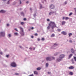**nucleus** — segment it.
I'll use <instances>...</instances> for the list:
<instances>
[{
  "mask_svg": "<svg viewBox=\"0 0 76 76\" xmlns=\"http://www.w3.org/2000/svg\"><path fill=\"white\" fill-rule=\"evenodd\" d=\"M0 54L2 55V54H3V53L2 52H0Z\"/></svg>",
  "mask_w": 76,
  "mask_h": 76,
  "instance_id": "38",
  "label": "nucleus"
},
{
  "mask_svg": "<svg viewBox=\"0 0 76 76\" xmlns=\"http://www.w3.org/2000/svg\"><path fill=\"white\" fill-rule=\"evenodd\" d=\"M42 41H44V40H45V39H44V38H42Z\"/></svg>",
  "mask_w": 76,
  "mask_h": 76,
  "instance_id": "29",
  "label": "nucleus"
},
{
  "mask_svg": "<svg viewBox=\"0 0 76 76\" xmlns=\"http://www.w3.org/2000/svg\"><path fill=\"white\" fill-rule=\"evenodd\" d=\"M32 8H30V10H31V11H32Z\"/></svg>",
  "mask_w": 76,
  "mask_h": 76,
  "instance_id": "44",
  "label": "nucleus"
},
{
  "mask_svg": "<svg viewBox=\"0 0 76 76\" xmlns=\"http://www.w3.org/2000/svg\"><path fill=\"white\" fill-rule=\"evenodd\" d=\"M20 4H22V2H21V1L20 0Z\"/></svg>",
  "mask_w": 76,
  "mask_h": 76,
  "instance_id": "43",
  "label": "nucleus"
},
{
  "mask_svg": "<svg viewBox=\"0 0 76 76\" xmlns=\"http://www.w3.org/2000/svg\"><path fill=\"white\" fill-rule=\"evenodd\" d=\"M20 47L21 48H22V46H20Z\"/></svg>",
  "mask_w": 76,
  "mask_h": 76,
  "instance_id": "56",
  "label": "nucleus"
},
{
  "mask_svg": "<svg viewBox=\"0 0 76 76\" xmlns=\"http://www.w3.org/2000/svg\"><path fill=\"white\" fill-rule=\"evenodd\" d=\"M55 35L54 34H52L51 36V37H54Z\"/></svg>",
  "mask_w": 76,
  "mask_h": 76,
  "instance_id": "20",
  "label": "nucleus"
},
{
  "mask_svg": "<svg viewBox=\"0 0 76 76\" xmlns=\"http://www.w3.org/2000/svg\"><path fill=\"white\" fill-rule=\"evenodd\" d=\"M73 14V13L72 12L70 13L69 14V16H71V15H72Z\"/></svg>",
  "mask_w": 76,
  "mask_h": 76,
  "instance_id": "26",
  "label": "nucleus"
},
{
  "mask_svg": "<svg viewBox=\"0 0 76 76\" xmlns=\"http://www.w3.org/2000/svg\"><path fill=\"white\" fill-rule=\"evenodd\" d=\"M21 25H23V24H24V23L22 22L21 23Z\"/></svg>",
  "mask_w": 76,
  "mask_h": 76,
  "instance_id": "31",
  "label": "nucleus"
},
{
  "mask_svg": "<svg viewBox=\"0 0 76 76\" xmlns=\"http://www.w3.org/2000/svg\"><path fill=\"white\" fill-rule=\"evenodd\" d=\"M3 0L4 1H6V0Z\"/></svg>",
  "mask_w": 76,
  "mask_h": 76,
  "instance_id": "57",
  "label": "nucleus"
},
{
  "mask_svg": "<svg viewBox=\"0 0 76 76\" xmlns=\"http://www.w3.org/2000/svg\"><path fill=\"white\" fill-rule=\"evenodd\" d=\"M7 26H9V24H7Z\"/></svg>",
  "mask_w": 76,
  "mask_h": 76,
  "instance_id": "50",
  "label": "nucleus"
},
{
  "mask_svg": "<svg viewBox=\"0 0 76 76\" xmlns=\"http://www.w3.org/2000/svg\"><path fill=\"white\" fill-rule=\"evenodd\" d=\"M64 55H61L60 57H59V58H60V59H57V61H61V59L62 58H64Z\"/></svg>",
  "mask_w": 76,
  "mask_h": 76,
  "instance_id": "1",
  "label": "nucleus"
},
{
  "mask_svg": "<svg viewBox=\"0 0 76 76\" xmlns=\"http://www.w3.org/2000/svg\"><path fill=\"white\" fill-rule=\"evenodd\" d=\"M11 66H12V67H15L17 66L16 64V63L15 62H12L11 64Z\"/></svg>",
  "mask_w": 76,
  "mask_h": 76,
  "instance_id": "4",
  "label": "nucleus"
},
{
  "mask_svg": "<svg viewBox=\"0 0 76 76\" xmlns=\"http://www.w3.org/2000/svg\"><path fill=\"white\" fill-rule=\"evenodd\" d=\"M58 31H59V32H60V31H61V29H58Z\"/></svg>",
  "mask_w": 76,
  "mask_h": 76,
  "instance_id": "32",
  "label": "nucleus"
},
{
  "mask_svg": "<svg viewBox=\"0 0 76 76\" xmlns=\"http://www.w3.org/2000/svg\"><path fill=\"white\" fill-rule=\"evenodd\" d=\"M73 56V54H70L69 56V58H70L72 57V56Z\"/></svg>",
  "mask_w": 76,
  "mask_h": 76,
  "instance_id": "16",
  "label": "nucleus"
},
{
  "mask_svg": "<svg viewBox=\"0 0 76 76\" xmlns=\"http://www.w3.org/2000/svg\"><path fill=\"white\" fill-rule=\"evenodd\" d=\"M31 29L33 30V29H34V28L32 27Z\"/></svg>",
  "mask_w": 76,
  "mask_h": 76,
  "instance_id": "49",
  "label": "nucleus"
},
{
  "mask_svg": "<svg viewBox=\"0 0 76 76\" xmlns=\"http://www.w3.org/2000/svg\"><path fill=\"white\" fill-rule=\"evenodd\" d=\"M65 23H66V22H65V21H62L61 22V24L62 25H64Z\"/></svg>",
  "mask_w": 76,
  "mask_h": 76,
  "instance_id": "12",
  "label": "nucleus"
},
{
  "mask_svg": "<svg viewBox=\"0 0 76 76\" xmlns=\"http://www.w3.org/2000/svg\"><path fill=\"white\" fill-rule=\"evenodd\" d=\"M47 20L48 21H50V20H49V19H48Z\"/></svg>",
  "mask_w": 76,
  "mask_h": 76,
  "instance_id": "52",
  "label": "nucleus"
},
{
  "mask_svg": "<svg viewBox=\"0 0 76 76\" xmlns=\"http://www.w3.org/2000/svg\"><path fill=\"white\" fill-rule=\"evenodd\" d=\"M38 41H39V40H40V39H39L38 38L37 39Z\"/></svg>",
  "mask_w": 76,
  "mask_h": 76,
  "instance_id": "51",
  "label": "nucleus"
},
{
  "mask_svg": "<svg viewBox=\"0 0 76 76\" xmlns=\"http://www.w3.org/2000/svg\"><path fill=\"white\" fill-rule=\"evenodd\" d=\"M69 69H74V66H71L69 67Z\"/></svg>",
  "mask_w": 76,
  "mask_h": 76,
  "instance_id": "11",
  "label": "nucleus"
},
{
  "mask_svg": "<svg viewBox=\"0 0 76 76\" xmlns=\"http://www.w3.org/2000/svg\"><path fill=\"white\" fill-rule=\"evenodd\" d=\"M56 27H57V26H56V24H55V23L53 25V26H52V28L53 29H54V28Z\"/></svg>",
  "mask_w": 76,
  "mask_h": 76,
  "instance_id": "7",
  "label": "nucleus"
},
{
  "mask_svg": "<svg viewBox=\"0 0 76 76\" xmlns=\"http://www.w3.org/2000/svg\"><path fill=\"white\" fill-rule=\"evenodd\" d=\"M57 45H58V44L56 43H54V45H53V47L54 48V47H56V46H57Z\"/></svg>",
  "mask_w": 76,
  "mask_h": 76,
  "instance_id": "8",
  "label": "nucleus"
},
{
  "mask_svg": "<svg viewBox=\"0 0 76 76\" xmlns=\"http://www.w3.org/2000/svg\"><path fill=\"white\" fill-rule=\"evenodd\" d=\"M72 53H74V52L73 51H73H72Z\"/></svg>",
  "mask_w": 76,
  "mask_h": 76,
  "instance_id": "58",
  "label": "nucleus"
},
{
  "mask_svg": "<svg viewBox=\"0 0 76 76\" xmlns=\"http://www.w3.org/2000/svg\"><path fill=\"white\" fill-rule=\"evenodd\" d=\"M48 63H47L46 64V67H48Z\"/></svg>",
  "mask_w": 76,
  "mask_h": 76,
  "instance_id": "23",
  "label": "nucleus"
},
{
  "mask_svg": "<svg viewBox=\"0 0 76 76\" xmlns=\"http://www.w3.org/2000/svg\"><path fill=\"white\" fill-rule=\"evenodd\" d=\"M74 51V50H73V48H72L71 50V52H72V51Z\"/></svg>",
  "mask_w": 76,
  "mask_h": 76,
  "instance_id": "33",
  "label": "nucleus"
},
{
  "mask_svg": "<svg viewBox=\"0 0 76 76\" xmlns=\"http://www.w3.org/2000/svg\"><path fill=\"white\" fill-rule=\"evenodd\" d=\"M74 58L75 60V61H76V57L75 56H74Z\"/></svg>",
  "mask_w": 76,
  "mask_h": 76,
  "instance_id": "25",
  "label": "nucleus"
},
{
  "mask_svg": "<svg viewBox=\"0 0 76 76\" xmlns=\"http://www.w3.org/2000/svg\"><path fill=\"white\" fill-rule=\"evenodd\" d=\"M5 12L6 11L3 10H1V11H0V13H5Z\"/></svg>",
  "mask_w": 76,
  "mask_h": 76,
  "instance_id": "13",
  "label": "nucleus"
},
{
  "mask_svg": "<svg viewBox=\"0 0 76 76\" xmlns=\"http://www.w3.org/2000/svg\"><path fill=\"white\" fill-rule=\"evenodd\" d=\"M65 19H66V20H68V19H69V18H68V17H66V18H65Z\"/></svg>",
  "mask_w": 76,
  "mask_h": 76,
  "instance_id": "28",
  "label": "nucleus"
},
{
  "mask_svg": "<svg viewBox=\"0 0 76 76\" xmlns=\"http://www.w3.org/2000/svg\"><path fill=\"white\" fill-rule=\"evenodd\" d=\"M24 20H26V18H25L23 19Z\"/></svg>",
  "mask_w": 76,
  "mask_h": 76,
  "instance_id": "41",
  "label": "nucleus"
},
{
  "mask_svg": "<svg viewBox=\"0 0 76 76\" xmlns=\"http://www.w3.org/2000/svg\"><path fill=\"white\" fill-rule=\"evenodd\" d=\"M71 61H72V64H73V63H74V61H73V59H72Z\"/></svg>",
  "mask_w": 76,
  "mask_h": 76,
  "instance_id": "22",
  "label": "nucleus"
},
{
  "mask_svg": "<svg viewBox=\"0 0 76 76\" xmlns=\"http://www.w3.org/2000/svg\"><path fill=\"white\" fill-rule=\"evenodd\" d=\"M48 29H50V26H48Z\"/></svg>",
  "mask_w": 76,
  "mask_h": 76,
  "instance_id": "34",
  "label": "nucleus"
},
{
  "mask_svg": "<svg viewBox=\"0 0 76 76\" xmlns=\"http://www.w3.org/2000/svg\"><path fill=\"white\" fill-rule=\"evenodd\" d=\"M9 55H7L6 56V57H9Z\"/></svg>",
  "mask_w": 76,
  "mask_h": 76,
  "instance_id": "39",
  "label": "nucleus"
},
{
  "mask_svg": "<svg viewBox=\"0 0 76 76\" xmlns=\"http://www.w3.org/2000/svg\"><path fill=\"white\" fill-rule=\"evenodd\" d=\"M69 74L70 75H73V73L72 72H69Z\"/></svg>",
  "mask_w": 76,
  "mask_h": 76,
  "instance_id": "14",
  "label": "nucleus"
},
{
  "mask_svg": "<svg viewBox=\"0 0 76 76\" xmlns=\"http://www.w3.org/2000/svg\"><path fill=\"white\" fill-rule=\"evenodd\" d=\"M46 59L47 61H51V60H54L55 58L54 57H51V58L48 57L46 58Z\"/></svg>",
  "mask_w": 76,
  "mask_h": 76,
  "instance_id": "3",
  "label": "nucleus"
},
{
  "mask_svg": "<svg viewBox=\"0 0 76 76\" xmlns=\"http://www.w3.org/2000/svg\"><path fill=\"white\" fill-rule=\"evenodd\" d=\"M34 73L35 75H38V72H37L36 71H35L34 72Z\"/></svg>",
  "mask_w": 76,
  "mask_h": 76,
  "instance_id": "18",
  "label": "nucleus"
},
{
  "mask_svg": "<svg viewBox=\"0 0 76 76\" xmlns=\"http://www.w3.org/2000/svg\"><path fill=\"white\" fill-rule=\"evenodd\" d=\"M9 1H9L7 2L8 4H9Z\"/></svg>",
  "mask_w": 76,
  "mask_h": 76,
  "instance_id": "47",
  "label": "nucleus"
},
{
  "mask_svg": "<svg viewBox=\"0 0 76 76\" xmlns=\"http://www.w3.org/2000/svg\"><path fill=\"white\" fill-rule=\"evenodd\" d=\"M55 23H54V22H53L52 21H51L49 24V26H50V25H53Z\"/></svg>",
  "mask_w": 76,
  "mask_h": 76,
  "instance_id": "10",
  "label": "nucleus"
},
{
  "mask_svg": "<svg viewBox=\"0 0 76 76\" xmlns=\"http://www.w3.org/2000/svg\"><path fill=\"white\" fill-rule=\"evenodd\" d=\"M15 30H16V31H17V32H18V30L16 28H15Z\"/></svg>",
  "mask_w": 76,
  "mask_h": 76,
  "instance_id": "35",
  "label": "nucleus"
},
{
  "mask_svg": "<svg viewBox=\"0 0 76 76\" xmlns=\"http://www.w3.org/2000/svg\"><path fill=\"white\" fill-rule=\"evenodd\" d=\"M21 15H24V13H23V12H22L21 13Z\"/></svg>",
  "mask_w": 76,
  "mask_h": 76,
  "instance_id": "30",
  "label": "nucleus"
},
{
  "mask_svg": "<svg viewBox=\"0 0 76 76\" xmlns=\"http://www.w3.org/2000/svg\"><path fill=\"white\" fill-rule=\"evenodd\" d=\"M30 49H31V50L32 48H30Z\"/></svg>",
  "mask_w": 76,
  "mask_h": 76,
  "instance_id": "59",
  "label": "nucleus"
},
{
  "mask_svg": "<svg viewBox=\"0 0 76 76\" xmlns=\"http://www.w3.org/2000/svg\"><path fill=\"white\" fill-rule=\"evenodd\" d=\"M29 76H34V75L33 74H32L31 75H30Z\"/></svg>",
  "mask_w": 76,
  "mask_h": 76,
  "instance_id": "46",
  "label": "nucleus"
},
{
  "mask_svg": "<svg viewBox=\"0 0 76 76\" xmlns=\"http://www.w3.org/2000/svg\"><path fill=\"white\" fill-rule=\"evenodd\" d=\"M18 28H19L21 31L20 32V33L21 34V35L22 36H23V35H24V33H23V28H22L20 27H18Z\"/></svg>",
  "mask_w": 76,
  "mask_h": 76,
  "instance_id": "2",
  "label": "nucleus"
},
{
  "mask_svg": "<svg viewBox=\"0 0 76 76\" xmlns=\"http://www.w3.org/2000/svg\"><path fill=\"white\" fill-rule=\"evenodd\" d=\"M26 3L27 4H28L29 3V2L28 1H27Z\"/></svg>",
  "mask_w": 76,
  "mask_h": 76,
  "instance_id": "54",
  "label": "nucleus"
},
{
  "mask_svg": "<svg viewBox=\"0 0 76 76\" xmlns=\"http://www.w3.org/2000/svg\"><path fill=\"white\" fill-rule=\"evenodd\" d=\"M42 5H40V9H42Z\"/></svg>",
  "mask_w": 76,
  "mask_h": 76,
  "instance_id": "24",
  "label": "nucleus"
},
{
  "mask_svg": "<svg viewBox=\"0 0 76 76\" xmlns=\"http://www.w3.org/2000/svg\"><path fill=\"white\" fill-rule=\"evenodd\" d=\"M48 73L49 75H50V74H51V72H48Z\"/></svg>",
  "mask_w": 76,
  "mask_h": 76,
  "instance_id": "45",
  "label": "nucleus"
},
{
  "mask_svg": "<svg viewBox=\"0 0 76 76\" xmlns=\"http://www.w3.org/2000/svg\"><path fill=\"white\" fill-rule=\"evenodd\" d=\"M0 36L4 37V36H5V32H2L1 33H0Z\"/></svg>",
  "mask_w": 76,
  "mask_h": 76,
  "instance_id": "5",
  "label": "nucleus"
},
{
  "mask_svg": "<svg viewBox=\"0 0 76 76\" xmlns=\"http://www.w3.org/2000/svg\"><path fill=\"white\" fill-rule=\"evenodd\" d=\"M54 13V12H50V13H49V15H51V14H53V13Z\"/></svg>",
  "mask_w": 76,
  "mask_h": 76,
  "instance_id": "17",
  "label": "nucleus"
},
{
  "mask_svg": "<svg viewBox=\"0 0 76 76\" xmlns=\"http://www.w3.org/2000/svg\"><path fill=\"white\" fill-rule=\"evenodd\" d=\"M68 35H69V37H71V36L72 35V33H69Z\"/></svg>",
  "mask_w": 76,
  "mask_h": 76,
  "instance_id": "15",
  "label": "nucleus"
},
{
  "mask_svg": "<svg viewBox=\"0 0 76 76\" xmlns=\"http://www.w3.org/2000/svg\"><path fill=\"white\" fill-rule=\"evenodd\" d=\"M50 8H51V9H54V5L53 4L50 5Z\"/></svg>",
  "mask_w": 76,
  "mask_h": 76,
  "instance_id": "6",
  "label": "nucleus"
},
{
  "mask_svg": "<svg viewBox=\"0 0 76 76\" xmlns=\"http://www.w3.org/2000/svg\"><path fill=\"white\" fill-rule=\"evenodd\" d=\"M14 35H18V33H15Z\"/></svg>",
  "mask_w": 76,
  "mask_h": 76,
  "instance_id": "21",
  "label": "nucleus"
},
{
  "mask_svg": "<svg viewBox=\"0 0 76 76\" xmlns=\"http://www.w3.org/2000/svg\"><path fill=\"white\" fill-rule=\"evenodd\" d=\"M9 37H11V36H12V34H9L8 35Z\"/></svg>",
  "mask_w": 76,
  "mask_h": 76,
  "instance_id": "27",
  "label": "nucleus"
},
{
  "mask_svg": "<svg viewBox=\"0 0 76 76\" xmlns=\"http://www.w3.org/2000/svg\"><path fill=\"white\" fill-rule=\"evenodd\" d=\"M15 75H19V74L18 73H15Z\"/></svg>",
  "mask_w": 76,
  "mask_h": 76,
  "instance_id": "40",
  "label": "nucleus"
},
{
  "mask_svg": "<svg viewBox=\"0 0 76 76\" xmlns=\"http://www.w3.org/2000/svg\"><path fill=\"white\" fill-rule=\"evenodd\" d=\"M40 69H41V67H38L37 68V70H40Z\"/></svg>",
  "mask_w": 76,
  "mask_h": 76,
  "instance_id": "19",
  "label": "nucleus"
},
{
  "mask_svg": "<svg viewBox=\"0 0 76 76\" xmlns=\"http://www.w3.org/2000/svg\"><path fill=\"white\" fill-rule=\"evenodd\" d=\"M61 34L63 35H66L67 34V33L65 31H62L61 32Z\"/></svg>",
  "mask_w": 76,
  "mask_h": 76,
  "instance_id": "9",
  "label": "nucleus"
},
{
  "mask_svg": "<svg viewBox=\"0 0 76 76\" xmlns=\"http://www.w3.org/2000/svg\"><path fill=\"white\" fill-rule=\"evenodd\" d=\"M65 18L64 17H63V19H62L63 20H64V18Z\"/></svg>",
  "mask_w": 76,
  "mask_h": 76,
  "instance_id": "48",
  "label": "nucleus"
},
{
  "mask_svg": "<svg viewBox=\"0 0 76 76\" xmlns=\"http://www.w3.org/2000/svg\"><path fill=\"white\" fill-rule=\"evenodd\" d=\"M57 53H56V54H54L55 56H57Z\"/></svg>",
  "mask_w": 76,
  "mask_h": 76,
  "instance_id": "53",
  "label": "nucleus"
},
{
  "mask_svg": "<svg viewBox=\"0 0 76 76\" xmlns=\"http://www.w3.org/2000/svg\"><path fill=\"white\" fill-rule=\"evenodd\" d=\"M65 4H67V2H65Z\"/></svg>",
  "mask_w": 76,
  "mask_h": 76,
  "instance_id": "55",
  "label": "nucleus"
},
{
  "mask_svg": "<svg viewBox=\"0 0 76 76\" xmlns=\"http://www.w3.org/2000/svg\"><path fill=\"white\" fill-rule=\"evenodd\" d=\"M35 35L36 36H37V35H38V34L37 33H36L35 34Z\"/></svg>",
  "mask_w": 76,
  "mask_h": 76,
  "instance_id": "36",
  "label": "nucleus"
},
{
  "mask_svg": "<svg viewBox=\"0 0 76 76\" xmlns=\"http://www.w3.org/2000/svg\"><path fill=\"white\" fill-rule=\"evenodd\" d=\"M69 42H72V40H70L69 41Z\"/></svg>",
  "mask_w": 76,
  "mask_h": 76,
  "instance_id": "37",
  "label": "nucleus"
},
{
  "mask_svg": "<svg viewBox=\"0 0 76 76\" xmlns=\"http://www.w3.org/2000/svg\"><path fill=\"white\" fill-rule=\"evenodd\" d=\"M31 38H34V36H31Z\"/></svg>",
  "mask_w": 76,
  "mask_h": 76,
  "instance_id": "42",
  "label": "nucleus"
}]
</instances>
